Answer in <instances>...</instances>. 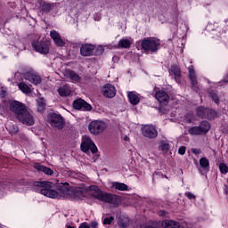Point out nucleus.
Listing matches in <instances>:
<instances>
[{
  "label": "nucleus",
  "instance_id": "f257e3e1",
  "mask_svg": "<svg viewBox=\"0 0 228 228\" xmlns=\"http://www.w3.org/2000/svg\"><path fill=\"white\" fill-rule=\"evenodd\" d=\"M33 186L40 188L39 191L41 195L48 197L49 199H67L70 191L64 185L59 186L54 189V183L47 181L34 182Z\"/></svg>",
  "mask_w": 228,
  "mask_h": 228
},
{
  "label": "nucleus",
  "instance_id": "f03ea898",
  "mask_svg": "<svg viewBox=\"0 0 228 228\" xmlns=\"http://www.w3.org/2000/svg\"><path fill=\"white\" fill-rule=\"evenodd\" d=\"M10 110L16 115L18 120H20L21 124H25V126H33L35 124L33 114L28 110V108L24 103L18 101L12 102Z\"/></svg>",
  "mask_w": 228,
  "mask_h": 228
},
{
  "label": "nucleus",
  "instance_id": "7ed1b4c3",
  "mask_svg": "<svg viewBox=\"0 0 228 228\" xmlns=\"http://www.w3.org/2000/svg\"><path fill=\"white\" fill-rule=\"evenodd\" d=\"M89 190L94 199L102 200V202H107L108 204H118V197L117 195L102 192V191H101V189L97 185L89 186Z\"/></svg>",
  "mask_w": 228,
  "mask_h": 228
},
{
  "label": "nucleus",
  "instance_id": "20e7f679",
  "mask_svg": "<svg viewBox=\"0 0 228 228\" xmlns=\"http://www.w3.org/2000/svg\"><path fill=\"white\" fill-rule=\"evenodd\" d=\"M159 45V41L154 37H146L141 41V47L146 54H153V53H158Z\"/></svg>",
  "mask_w": 228,
  "mask_h": 228
},
{
  "label": "nucleus",
  "instance_id": "39448f33",
  "mask_svg": "<svg viewBox=\"0 0 228 228\" xmlns=\"http://www.w3.org/2000/svg\"><path fill=\"white\" fill-rule=\"evenodd\" d=\"M81 147V151L83 152H91L93 154H95L97 152V146L95 145V143H94V141H92V139L88 136H84L82 139V143L80 145Z\"/></svg>",
  "mask_w": 228,
  "mask_h": 228
},
{
  "label": "nucleus",
  "instance_id": "423d86ee",
  "mask_svg": "<svg viewBox=\"0 0 228 228\" xmlns=\"http://www.w3.org/2000/svg\"><path fill=\"white\" fill-rule=\"evenodd\" d=\"M106 129V123L103 121L94 120L89 123L88 130L91 134H101Z\"/></svg>",
  "mask_w": 228,
  "mask_h": 228
},
{
  "label": "nucleus",
  "instance_id": "0eeeda50",
  "mask_svg": "<svg viewBox=\"0 0 228 228\" xmlns=\"http://www.w3.org/2000/svg\"><path fill=\"white\" fill-rule=\"evenodd\" d=\"M48 122L53 127H56L57 129H63V126L65 124L61 115L56 113L48 115Z\"/></svg>",
  "mask_w": 228,
  "mask_h": 228
},
{
  "label": "nucleus",
  "instance_id": "6e6552de",
  "mask_svg": "<svg viewBox=\"0 0 228 228\" xmlns=\"http://www.w3.org/2000/svg\"><path fill=\"white\" fill-rule=\"evenodd\" d=\"M32 47L40 54H49V42L47 41H34Z\"/></svg>",
  "mask_w": 228,
  "mask_h": 228
},
{
  "label": "nucleus",
  "instance_id": "1a4fd4ad",
  "mask_svg": "<svg viewBox=\"0 0 228 228\" xmlns=\"http://www.w3.org/2000/svg\"><path fill=\"white\" fill-rule=\"evenodd\" d=\"M39 12L41 13H51V12H58V4L56 3H45L41 2L39 6Z\"/></svg>",
  "mask_w": 228,
  "mask_h": 228
},
{
  "label": "nucleus",
  "instance_id": "9d476101",
  "mask_svg": "<svg viewBox=\"0 0 228 228\" xmlns=\"http://www.w3.org/2000/svg\"><path fill=\"white\" fill-rule=\"evenodd\" d=\"M142 136H145V138H150V140H152L154 138H158V130L154 126L147 125L142 129Z\"/></svg>",
  "mask_w": 228,
  "mask_h": 228
},
{
  "label": "nucleus",
  "instance_id": "9b49d317",
  "mask_svg": "<svg viewBox=\"0 0 228 228\" xmlns=\"http://www.w3.org/2000/svg\"><path fill=\"white\" fill-rule=\"evenodd\" d=\"M155 98L159 102L164 106L168 104V101L170 100V96H168V93L164 90H159L155 93Z\"/></svg>",
  "mask_w": 228,
  "mask_h": 228
},
{
  "label": "nucleus",
  "instance_id": "f8f14e48",
  "mask_svg": "<svg viewBox=\"0 0 228 228\" xmlns=\"http://www.w3.org/2000/svg\"><path fill=\"white\" fill-rule=\"evenodd\" d=\"M24 79L32 83V85H40L42 83V77H39L38 73L36 72H27L23 76Z\"/></svg>",
  "mask_w": 228,
  "mask_h": 228
},
{
  "label": "nucleus",
  "instance_id": "ddd939ff",
  "mask_svg": "<svg viewBox=\"0 0 228 228\" xmlns=\"http://www.w3.org/2000/svg\"><path fill=\"white\" fill-rule=\"evenodd\" d=\"M73 108L75 110H84L85 111H91L92 105L85 102L83 99H77L73 102Z\"/></svg>",
  "mask_w": 228,
  "mask_h": 228
},
{
  "label": "nucleus",
  "instance_id": "4468645a",
  "mask_svg": "<svg viewBox=\"0 0 228 228\" xmlns=\"http://www.w3.org/2000/svg\"><path fill=\"white\" fill-rule=\"evenodd\" d=\"M102 94L104 97H108L109 99H113V97L117 95V89L115 88V86L111 84H106L102 87Z\"/></svg>",
  "mask_w": 228,
  "mask_h": 228
},
{
  "label": "nucleus",
  "instance_id": "2eb2a0df",
  "mask_svg": "<svg viewBox=\"0 0 228 228\" xmlns=\"http://www.w3.org/2000/svg\"><path fill=\"white\" fill-rule=\"evenodd\" d=\"M50 37L53 38L54 44L58 45V47H63L65 45V41L61 39V37L56 30H51Z\"/></svg>",
  "mask_w": 228,
  "mask_h": 228
},
{
  "label": "nucleus",
  "instance_id": "dca6fc26",
  "mask_svg": "<svg viewBox=\"0 0 228 228\" xmlns=\"http://www.w3.org/2000/svg\"><path fill=\"white\" fill-rule=\"evenodd\" d=\"M94 49L95 46L94 45H82L80 48V54L82 56H92V54H94Z\"/></svg>",
  "mask_w": 228,
  "mask_h": 228
},
{
  "label": "nucleus",
  "instance_id": "f3484780",
  "mask_svg": "<svg viewBox=\"0 0 228 228\" xmlns=\"http://www.w3.org/2000/svg\"><path fill=\"white\" fill-rule=\"evenodd\" d=\"M189 70V77L191 83L192 87L197 92V74L195 73V69L193 66H190L188 68Z\"/></svg>",
  "mask_w": 228,
  "mask_h": 228
},
{
  "label": "nucleus",
  "instance_id": "a211bd4d",
  "mask_svg": "<svg viewBox=\"0 0 228 228\" xmlns=\"http://www.w3.org/2000/svg\"><path fill=\"white\" fill-rule=\"evenodd\" d=\"M127 97L130 103L133 106H136L140 102V94L134 91L127 92Z\"/></svg>",
  "mask_w": 228,
  "mask_h": 228
},
{
  "label": "nucleus",
  "instance_id": "6ab92c4d",
  "mask_svg": "<svg viewBox=\"0 0 228 228\" xmlns=\"http://www.w3.org/2000/svg\"><path fill=\"white\" fill-rule=\"evenodd\" d=\"M34 167L36 168V170H37V172H43L44 174H45L46 175H53V174H54V172L53 171V169L40 164V163H37L34 165Z\"/></svg>",
  "mask_w": 228,
  "mask_h": 228
},
{
  "label": "nucleus",
  "instance_id": "aec40b11",
  "mask_svg": "<svg viewBox=\"0 0 228 228\" xmlns=\"http://www.w3.org/2000/svg\"><path fill=\"white\" fill-rule=\"evenodd\" d=\"M163 228H181V224L174 220H164L161 223Z\"/></svg>",
  "mask_w": 228,
  "mask_h": 228
},
{
  "label": "nucleus",
  "instance_id": "412c9836",
  "mask_svg": "<svg viewBox=\"0 0 228 228\" xmlns=\"http://www.w3.org/2000/svg\"><path fill=\"white\" fill-rule=\"evenodd\" d=\"M71 92L72 91L70 90V86H69L67 85L62 86L58 89V94H59V95H61V97H69V95H70Z\"/></svg>",
  "mask_w": 228,
  "mask_h": 228
},
{
  "label": "nucleus",
  "instance_id": "4be33fe9",
  "mask_svg": "<svg viewBox=\"0 0 228 228\" xmlns=\"http://www.w3.org/2000/svg\"><path fill=\"white\" fill-rule=\"evenodd\" d=\"M18 88L22 92V94H31V87L28 86L25 82H20L18 84Z\"/></svg>",
  "mask_w": 228,
  "mask_h": 228
},
{
  "label": "nucleus",
  "instance_id": "5701e85b",
  "mask_svg": "<svg viewBox=\"0 0 228 228\" xmlns=\"http://www.w3.org/2000/svg\"><path fill=\"white\" fill-rule=\"evenodd\" d=\"M112 186L115 190H118L119 191H127L129 190V186H127V184L118 182L112 183Z\"/></svg>",
  "mask_w": 228,
  "mask_h": 228
},
{
  "label": "nucleus",
  "instance_id": "b1692460",
  "mask_svg": "<svg viewBox=\"0 0 228 228\" xmlns=\"http://www.w3.org/2000/svg\"><path fill=\"white\" fill-rule=\"evenodd\" d=\"M66 76L67 77H69V79H70L73 83H76L77 81H81V77H79V75H77V73L74 72V71H67L66 72Z\"/></svg>",
  "mask_w": 228,
  "mask_h": 228
},
{
  "label": "nucleus",
  "instance_id": "393cba45",
  "mask_svg": "<svg viewBox=\"0 0 228 228\" xmlns=\"http://www.w3.org/2000/svg\"><path fill=\"white\" fill-rule=\"evenodd\" d=\"M199 127H200V131L201 132V134H203V133L209 132V129H211V125L208 121H202L200 123Z\"/></svg>",
  "mask_w": 228,
  "mask_h": 228
},
{
  "label": "nucleus",
  "instance_id": "a878e982",
  "mask_svg": "<svg viewBox=\"0 0 228 228\" xmlns=\"http://www.w3.org/2000/svg\"><path fill=\"white\" fill-rule=\"evenodd\" d=\"M118 46L121 49H129V47H131V41L129 39L123 38L118 41Z\"/></svg>",
  "mask_w": 228,
  "mask_h": 228
},
{
  "label": "nucleus",
  "instance_id": "bb28decb",
  "mask_svg": "<svg viewBox=\"0 0 228 228\" xmlns=\"http://www.w3.org/2000/svg\"><path fill=\"white\" fill-rule=\"evenodd\" d=\"M171 72L172 74H174L175 81H177L179 77H181V68H179L178 66H171Z\"/></svg>",
  "mask_w": 228,
  "mask_h": 228
},
{
  "label": "nucleus",
  "instance_id": "cd10ccee",
  "mask_svg": "<svg viewBox=\"0 0 228 228\" xmlns=\"http://www.w3.org/2000/svg\"><path fill=\"white\" fill-rule=\"evenodd\" d=\"M200 165L201 168H204V170H209V159H208L206 157L200 159Z\"/></svg>",
  "mask_w": 228,
  "mask_h": 228
},
{
  "label": "nucleus",
  "instance_id": "c85d7f7f",
  "mask_svg": "<svg viewBox=\"0 0 228 228\" xmlns=\"http://www.w3.org/2000/svg\"><path fill=\"white\" fill-rule=\"evenodd\" d=\"M188 132H189V134H191L192 136H198L199 134H202V132H200V126H192L189 128Z\"/></svg>",
  "mask_w": 228,
  "mask_h": 228
},
{
  "label": "nucleus",
  "instance_id": "c756f323",
  "mask_svg": "<svg viewBox=\"0 0 228 228\" xmlns=\"http://www.w3.org/2000/svg\"><path fill=\"white\" fill-rule=\"evenodd\" d=\"M208 109L204 107H198L197 108V115L200 117V118H206Z\"/></svg>",
  "mask_w": 228,
  "mask_h": 228
},
{
  "label": "nucleus",
  "instance_id": "7c9ffc66",
  "mask_svg": "<svg viewBox=\"0 0 228 228\" xmlns=\"http://www.w3.org/2000/svg\"><path fill=\"white\" fill-rule=\"evenodd\" d=\"M45 110V101L42 98H39L37 100V110L38 111H44Z\"/></svg>",
  "mask_w": 228,
  "mask_h": 228
},
{
  "label": "nucleus",
  "instance_id": "2f4dec72",
  "mask_svg": "<svg viewBox=\"0 0 228 228\" xmlns=\"http://www.w3.org/2000/svg\"><path fill=\"white\" fill-rule=\"evenodd\" d=\"M216 117V112L211 109H207L206 118L213 120Z\"/></svg>",
  "mask_w": 228,
  "mask_h": 228
},
{
  "label": "nucleus",
  "instance_id": "473e14b6",
  "mask_svg": "<svg viewBox=\"0 0 228 228\" xmlns=\"http://www.w3.org/2000/svg\"><path fill=\"white\" fill-rule=\"evenodd\" d=\"M170 149V144L168 142L162 141L159 147V151H163V152L168 151Z\"/></svg>",
  "mask_w": 228,
  "mask_h": 228
},
{
  "label": "nucleus",
  "instance_id": "72a5a7b5",
  "mask_svg": "<svg viewBox=\"0 0 228 228\" xmlns=\"http://www.w3.org/2000/svg\"><path fill=\"white\" fill-rule=\"evenodd\" d=\"M208 95L216 104H220V98L218 97V94H216V93L210 92Z\"/></svg>",
  "mask_w": 228,
  "mask_h": 228
},
{
  "label": "nucleus",
  "instance_id": "f704fd0d",
  "mask_svg": "<svg viewBox=\"0 0 228 228\" xmlns=\"http://www.w3.org/2000/svg\"><path fill=\"white\" fill-rule=\"evenodd\" d=\"M219 170L221 174H227L228 173V167L224 163L219 164Z\"/></svg>",
  "mask_w": 228,
  "mask_h": 228
},
{
  "label": "nucleus",
  "instance_id": "c9c22d12",
  "mask_svg": "<svg viewBox=\"0 0 228 228\" xmlns=\"http://www.w3.org/2000/svg\"><path fill=\"white\" fill-rule=\"evenodd\" d=\"M118 226L121 228H126L129 226V219H124V220H120L118 222Z\"/></svg>",
  "mask_w": 228,
  "mask_h": 228
},
{
  "label": "nucleus",
  "instance_id": "e433bc0d",
  "mask_svg": "<svg viewBox=\"0 0 228 228\" xmlns=\"http://www.w3.org/2000/svg\"><path fill=\"white\" fill-rule=\"evenodd\" d=\"M113 220H115V217L113 216L106 217L103 220V225H111V223L113 222Z\"/></svg>",
  "mask_w": 228,
  "mask_h": 228
},
{
  "label": "nucleus",
  "instance_id": "4c0bfd02",
  "mask_svg": "<svg viewBox=\"0 0 228 228\" xmlns=\"http://www.w3.org/2000/svg\"><path fill=\"white\" fill-rule=\"evenodd\" d=\"M193 114L190 113V114H187L186 117H185V120L186 122H188L189 124H191L193 122Z\"/></svg>",
  "mask_w": 228,
  "mask_h": 228
},
{
  "label": "nucleus",
  "instance_id": "58836bf2",
  "mask_svg": "<svg viewBox=\"0 0 228 228\" xmlns=\"http://www.w3.org/2000/svg\"><path fill=\"white\" fill-rule=\"evenodd\" d=\"M185 197H187V199H189V200H195V199H196L194 194L190 191L185 192Z\"/></svg>",
  "mask_w": 228,
  "mask_h": 228
},
{
  "label": "nucleus",
  "instance_id": "ea45409f",
  "mask_svg": "<svg viewBox=\"0 0 228 228\" xmlns=\"http://www.w3.org/2000/svg\"><path fill=\"white\" fill-rule=\"evenodd\" d=\"M178 153L181 154V156H184V154L186 153V147L181 146L178 150Z\"/></svg>",
  "mask_w": 228,
  "mask_h": 228
},
{
  "label": "nucleus",
  "instance_id": "a19ab883",
  "mask_svg": "<svg viewBox=\"0 0 228 228\" xmlns=\"http://www.w3.org/2000/svg\"><path fill=\"white\" fill-rule=\"evenodd\" d=\"M191 152H192V154L198 155V154H200V152H202V151H200V149L192 148Z\"/></svg>",
  "mask_w": 228,
  "mask_h": 228
},
{
  "label": "nucleus",
  "instance_id": "79ce46f5",
  "mask_svg": "<svg viewBox=\"0 0 228 228\" xmlns=\"http://www.w3.org/2000/svg\"><path fill=\"white\" fill-rule=\"evenodd\" d=\"M78 228H90V225L88 224V223L84 222V223L80 224Z\"/></svg>",
  "mask_w": 228,
  "mask_h": 228
},
{
  "label": "nucleus",
  "instance_id": "37998d69",
  "mask_svg": "<svg viewBox=\"0 0 228 228\" xmlns=\"http://www.w3.org/2000/svg\"><path fill=\"white\" fill-rule=\"evenodd\" d=\"M90 225L93 228H96V227H98L99 223H97V221H91Z\"/></svg>",
  "mask_w": 228,
  "mask_h": 228
},
{
  "label": "nucleus",
  "instance_id": "c03bdc74",
  "mask_svg": "<svg viewBox=\"0 0 228 228\" xmlns=\"http://www.w3.org/2000/svg\"><path fill=\"white\" fill-rule=\"evenodd\" d=\"M159 216H167V211L160 210V211H159Z\"/></svg>",
  "mask_w": 228,
  "mask_h": 228
},
{
  "label": "nucleus",
  "instance_id": "a18cd8bd",
  "mask_svg": "<svg viewBox=\"0 0 228 228\" xmlns=\"http://www.w3.org/2000/svg\"><path fill=\"white\" fill-rule=\"evenodd\" d=\"M224 190L226 195H228V185L227 184L224 185Z\"/></svg>",
  "mask_w": 228,
  "mask_h": 228
},
{
  "label": "nucleus",
  "instance_id": "49530a36",
  "mask_svg": "<svg viewBox=\"0 0 228 228\" xmlns=\"http://www.w3.org/2000/svg\"><path fill=\"white\" fill-rule=\"evenodd\" d=\"M123 139L125 140V142H129V137H127V135H125Z\"/></svg>",
  "mask_w": 228,
  "mask_h": 228
},
{
  "label": "nucleus",
  "instance_id": "de8ad7c7",
  "mask_svg": "<svg viewBox=\"0 0 228 228\" xmlns=\"http://www.w3.org/2000/svg\"><path fill=\"white\" fill-rule=\"evenodd\" d=\"M67 228H75L74 226L67 225Z\"/></svg>",
  "mask_w": 228,
  "mask_h": 228
},
{
  "label": "nucleus",
  "instance_id": "09e8293b",
  "mask_svg": "<svg viewBox=\"0 0 228 228\" xmlns=\"http://www.w3.org/2000/svg\"><path fill=\"white\" fill-rule=\"evenodd\" d=\"M17 131H18L17 128H14L13 133H17Z\"/></svg>",
  "mask_w": 228,
  "mask_h": 228
},
{
  "label": "nucleus",
  "instance_id": "8fccbe9b",
  "mask_svg": "<svg viewBox=\"0 0 228 228\" xmlns=\"http://www.w3.org/2000/svg\"><path fill=\"white\" fill-rule=\"evenodd\" d=\"M0 228H3V225L0 224Z\"/></svg>",
  "mask_w": 228,
  "mask_h": 228
}]
</instances>
